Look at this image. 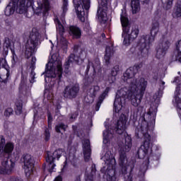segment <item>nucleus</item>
Returning <instances> with one entry per match:
<instances>
[{"instance_id": "a211bd4d", "label": "nucleus", "mask_w": 181, "mask_h": 181, "mask_svg": "<svg viewBox=\"0 0 181 181\" xmlns=\"http://www.w3.org/2000/svg\"><path fill=\"white\" fill-rule=\"evenodd\" d=\"M37 46L39 44L28 40L25 43V56L26 59H30L31 56H33L34 53H36L37 50Z\"/></svg>"}, {"instance_id": "6ab92c4d", "label": "nucleus", "mask_w": 181, "mask_h": 181, "mask_svg": "<svg viewBox=\"0 0 181 181\" xmlns=\"http://www.w3.org/2000/svg\"><path fill=\"white\" fill-rule=\"evenodd\" d=\"M163 90H165V81H160L159 90L153 96V100H154L153 105L155 106V110L158 108V106L160 103V98H162V95H163Z\"/></svg>"}, {"instance_id": "cd10ccee", "label": "nucleus", "mask_w": 181, "mask_h": 181, "mask_svg": "<svg viewBox=\"0 0 181 181\" xmlns=\"http://www.w3.org/2000/svg\"><path fill=\"white\" fill-rule=\"evenodd\" d=\"M69 35L72 36L73 39H80L81 37V30L77 26H70Z\"/></svg>"}, {"instance_id": "8fccbe9b", "label": "nucleus", "mask_w": 181, "mask_h": 181, "mask_svg": "<svg viewBox=\"0 0 181 181\" xmlns=\"http://www.w3.org/2000/svg\"><path fill=\"white\" fill-rule=\"evenodd\" d=\"M78 115V114L77 112L71 113V115H69V121H71V122H73L74 119L77 118Z\"/></svg>"}, {"instance_id": "dca6fc26", "label": "nucleus", "mask_w": 181, "mask_h": 181, "mask_svg": "<svg viewBox=\"0 0 181 181\" xmlns=\"http://www.w3.org/2000/svg\"><path fill=\"white\" fill-rule=\"evenodd\" d=\"M23 160L26 175H31L35 168V159L31 155L25 154L23 156Z\"/></svg>"}, {"instance_id": "e2e57ef3", "label": "nucleus", "mask_w": 181, "mask_h": 181, "mask_svg": "<svg viewBox=\"0 0 181 181\" xmlns=\"http://www.w3.org/2000/svg\"><path fill=\"white\" fill-rule=\"evenodd\" d=\"M87 98H88V96L86 97L85 100H87ZM86 103H93V100H92V101H86Z\"/></svg>"}, {"instance_id": "58836bf2", "label": "nucleus", "mask_w": 181, "mask_h": 181, "mask_svg": "<svg viewBox=\"0 0 181 181\" xmlns=\"http://www.w3.org/2000/svg\"><path fill=\"white\" fill-rule=\"evenodd\" d=\"M67 129V125L63 124V123H60L58 124L56 127H55V131L56 132H57L58 134H61L62 131L65 132L66 129Z\"/></svg>"}, {"instance_id": "f8f14e48", "label": "nucleus", "mask_w": 181, "mask_h": 181, "mask_svg": "<svg viewBox=\"0 0 181 181\" xmlns=\"http://www.w3.org/2000/svg\"><path fill=\"white\" fill-rule=\"evenodd\" d=\"M63 155V149L59 148L56 150L54 152H47L46 156V162L48 163V172L52 173L53 172V169H54V160L55 159H60V157Z\"/></svg>"}, {"instance_id": "6e6552de", "label": "nucleus", "mask_w": 181, "mask_h": 181, "mask_svg": "<svg viewBox=\"0 0 181 181\" xmlns=\"http://www.w3.org/2000/svg\"><path fill=\"white\" fill-rule=\"evenodd\" d=\"M131 148H132V139L129 135L127 134L124 136L123 146L120 149L119 158V164L122 166V175H127V163L128 162L127 152H129V151H131Z\"/></svg>"}, {"instance_id": "72a5a7b5", "label": "nucleus", "mask_w": 181, "mask_h": 181, "mask_svg": "<svg viewBox=\"0 0 181 181\" xmlns=\"http://www.w3.org/2000/svg\"><path fill=\"white\" fill-rule=\"evenodd\" d=\"M113 54L112 47H106V54L104 57L106 64H110V59Z\"/></svg>"}, {"instance_id": "37998d69", "label": "nucleus", "mask_w": 181, "mask_h": 181, "mask_svg": "<svg viewBox=\"0 0 181 181\" xmlns=\"http://www.w3.org/2000/svg\"><path fill=\"white\" fill-rule=\"evenodd\" d=\"M161 2L165 6L166 9H170L173 5V0H161Z\"/></svg>"}, {"instance_id": "c756f323", "label": "nucleus", "mask_w": 181, "mask_h": 181, "mask_svg": "<svg viewBox=\"0 0 181 181\" xmlns=\"http://www.w3.org/2000/svg\"><path fill=\"white\" fill-rule=\"evenodd\" d=\"M108 93H110V87H107L105 91L100 95L95 107V111H98V110H100V107H101V104H103V101H104L105 97L108 95Z\"/></svg>"}, {"instance_id": "69168bd1", "label": "nucleus", "mask_w": 181, "mask_h": 181, "mask_svg": "<svg viewBox=\"0 0 181 181\" xmlns=\"http://www.w3.org/2000/svg\"><path fill=\"white\" fill-rule=\"evenodd\" d=\"M43 168H44V170H45V169H46V167L45 166V165H43Z\"/></svg>"}, {"instance_id": "680f3d73", "label": "nucleus", "mask_w": 181, "mask_h": 181, "mask_svg": "<svg viewBox=\"0 0 181 181\" xmlns=\"http://www.w3.org/2000/svg\"><path fill=\"white\" fill-rule=\"evenodd\" d=\"M75 181H81L80 176L76 177Z\"/></svg>"}, {"instance_id": "603ef678", "label": "nucleus", "mask_w": 181, "mask_h": 181, "mask_svg": "<svg viewBox=\"0 0 181 181\" xmlns=\"http://www.w3.org/2000/svg\"><path fill=\"white\" fill-rule=\"evenodd\" d=\"M12 64L15 65L16 63H18V57L16 54H13V58H12Z\"/></svg>"}, {"instance_id": "b1692460", "label": "nucleus", "mask_w": 181, "mask_h": 181, "mask_svg": "<svg viewBox=\"0 0 181 181\" xmlns=\"http://www.w3.org/2000/svg\"><path fill=\"white\" fill-rule=\"evenodd\" d=\"M42 37V35H40V33L36 28H33L30 33L29 39L28 40L31 42H34V43H37L39 45L40 43V38Z\"/></svg>"}, {"instance_id": "5701e85b", "label": "nucleus", "mask_w": 181, "mask_h": 181, "mask_svg": "<svg viewBox=\"0 0 181 181\" xmlns=\"http://www.w3.org/2000/svg\"><path fill=\"white\" fill-rule=\"evenodd\" d=\"M105 128L106 130L103 132V144L105 145H110L111 139L114 136V130H110V127H107V125H105Z\"/></svg>"}, {"instance_id": "4468645a", "label": "nucleus", "mask_w": 181, "mask_h": 181, "mask_svg": "<svg viewBox=\"0 0 181 181\" xmlns=\"http://www.w3.org/2000/svg\"><path fill=\"white\" fill-rule=\"evenodd\" d=\"M169 47H170V41L166 38L160 40L156 48L157 59H162L169 50Z\"/></svg>"}, {"instance_id": "7c9ffc66", "label": "nucleus", "mask_w": 181, "mask_h": 181, "mask_svg": "<svg viewBox=\"0 0 181 181\" xmlns=\"http://www.w3.org/2000/svg\"><path fill=\"white\" fill-rule=\"evenodd\" d=\"M15 1L10 2L9 4L6 7L4 13L6 16H11L15 13L16 6Z\"/></svg>"}, {"instance_id": "39448f33", "label": "nucleus", "mask_w": 181, "mask_h": 181, "mask_svg": "<svg viewBox=\"0 0 181 181\" xmlns=\"http://www.w3.org/2000/svg\"><path fill=\"white\" fill-rule=\"evenodd\" d=\"M45 83L52 81V78L60 80L63 74V66L62 64V59L59 57V54H53L49 62L46 64L45 70Z\"/></svg>"}, {"instance_id": "2f4dec72", "label": "nucleus", "mask_w": 181, "mask_h": 181, "mask_svg": "<svg viewBox=\"0 0 181 181\" xmlns=\"http://www.w3.org/2000/svg\"><path fill=\"white\" fill-rule=\"evenodd\" d=\"M175 60L181 63V40L176 44V50L174 52Z\"/></svg>"}, {"instance_id": "bf43d9fd", "label": "nucleus", "mask_w": 181, "mask_h": 181, "mask_svg": "<svg viewBox=\"0 0 181 181\" xmlns=\"http://www.w3.org/2000/svg\"><path fill=\"white\" fill-rule=\"evenodd\" d=\"M93 78H94V76L95 74V66H94V65H93Z\"/></svg>"}, {"instance_id": "4d7b16f0", "label": "nucleus", "mask_w": 181, "mask_h": 181, "mask_svg": "<svg viewBox=\"0 0 181 181\" xmlns=\"http://www.w3.org/2000/svg\"><path fill=\"white\" fill-rule=\"evenodd\" d=\"M125 181H132V176H131V174L127 175V179L125 180Z\"/></svg>"}, {"instance_id": "de8ad7c7", "label": "nucleus", "mask_w": 181, "mask_h": 181, "mask_svg": "<svg viewBox=\"0 0 181 181\" xmlns=\"http://www.w3.org/2000/svg\"><path fill=\"white\" fill-rule=\"evenodd\" d=\"M13 114V110L11 107L7 108L4 112L5 117H9Z\"/></svg>"}, {"instance_id": "f704fd0d", "label": "nucleus", "mask_w": 181, "mask_h": 181, "mask_svg": "<svg viewBox=\"0 0 181 181\" xmlns=\"http://www.w3.org/2000/svg\"><path fill=\"white\" fill-rule=\"evenodd\" d=\"M69 1L68 0H63V4H62V13L61 15V19L62 21V23H64V17L66 16V13L69 10Z\"/></svg>"}, {"instance_id": "7ed1b4c3", "label": "nucleus", "mask_w": 181, "mask_h": 181, "mask_svg": "<svg viewBox=\"0 0 181 181\" xmlns=\"http://www.w3.org/2000/svg\"><path fill=\"white\" fill-rule=\"evenodd\" d=\"M159 18H156L153 20L151 30V35H143L139 41V50L137 53V57L139 60L146 59L149 54L151 43L153 42V37L158 35L159 32Z\"/></svg>"}, {"instance_id": "5fc2aeb1", "label": "nucleus", "mask_w": 181, "mask_h": 181, "mask_svg": "<svg viewBox=\"0 0 181 181\" xmlns=\"http://www.w3.org/2000/svg\"><path fill=\"white\" fill-rule=\"evenodd\" d=\"M100 91V86H95L93 87V95H95L97 94V92Z\"/></svg>"}, {"instance_id": "f257e3e1", "label": "nucleus", "mask_w": 181, "mask_h": 181, "mask_svg": "<svg viewBox=\"0 0 181 181\" xmlns=\"http://www.w3.org/2000/svg\"><path fill=\"white\" fill-rule=\"evenodd\" d=\"M156 119V111H152V107L149 109L148 112L144 115L141 119V123L140 125L141 131L136 130V138H142L144 136V144L141 146L136 152V156L139 159H144L149 151L152 143H151V135L148 133L149 124L150 127H153L155 125V121Z\"/></svg>"}, {"instance_id": "473e14b6", "label": "nucleus", "mask_w": 181, "mask_h": 181, "mask_svg": "<svg viewBox=\"0 0 181 181\" xmlns=\"http://www.w3.org/2000/svg\"><path fill=\"white\" fill-rule=\"evenodd\" d=\"M131 8L133 14L138 13V12L141 11L139 0H132Z\"/></svg>"}, {"instance_id": "a878e982", "label": "nucleus", "mask_w": 181, "mask_h": 181, "mask_svg": "<svg viewBox=\"0 0 181 181\" xmlns=\"http://www.w3.org/2000/svg\"><path fill=\"white\" fill-rule=\"evenodd\" d=\"M30 83H33L35 81L36 73L35 72V69H36V57H33L30 62Z\"/></svg>"}, {"instance_id": "20e7f679", "label": "nucleus", "mask_w": 181, "mask_h": 181, "mask_svg": "<svg viewBox=\"0 0 181 181\" xmlns=\"http://www.w3.org/2000/svg\"><path fill=\"white\" fill-rule=\"evenodd\" d=\"M14 5L16 6L17 13H26L28 11V6H32L35 15H45L47 11H49V1L45 0L43 4H40L37 1L35 4L33 0H16L14 1Z\"/></svg>"}, {"instance_id": "aec40b11", "label": "nucleus", "mask_w": 181, "mask_h": 181, "mask_svg": "<svg viewBox=\"0 0 181 181\" xmlns=\"http://www.w3.org/2000/svg\"><path fill=\"white\" fill-rule=\"evenodd\" d=\"M102 159H103L105 164L107 165V169H115L117 162L115 161V158L112 156L111 151H107Z\"/></svg>"}, {"instance_id": "a19ab883", "label": "nucleus", "mask_w": 181, "mask_h": 181, "mask_svg": "<svg viewBox=\"0 0 181 181\" xmlns=\"http://www.w3.org/2000/svg\"><path fill=\"white\" fill-rule=\"evenodd\" d=\"M6 78H4V76H0V81L1 83H8V80H9V77H11V71H9V69H6Z\"/></svg>"}, {"instance_id": "1a4fd4ad", "label": "nucleus", "mask_w": 181, "mask_h": 181, "mask_svg": "<svg viewBox=\"0 0 181 181\" xmlns=\"http://www.w3.org/2000/svg\"><path fill=\"white\" fill-rule=\"evenodd\" d=\"M83 48L79 45H74V53L71 54L66 61L64 64V72L67 74L70 72V67H73L74 63L76 64H81L83 59L81 58V54H83Z\"/></svg>"}, {"instance_id": "4c0bfd02", "label": "nucleus", "mask_w": 181, "mask_h": 181, "mask_svg": "<svg viewBox=\"0 0 181 181\" xmlns=\"http://www.w3.org/2000/svg\"><path fill=\"white\" fill-rule=\"evenodd\" d=\"M107 175V181H115L117 178L115 177V168L108 169Z\"/></svg>"}, {"instance_id": "4be33fe9", "label": "nucleus", "mask_w": 181, "mask_h": 181, "mask_svg": "<svg viewBox=\"0 0 181 181\" xmlns=\"http://www.w3.org/2000/svg\"><path fill=\"white\" fill-rule=\"evenodd\" d=\"M83 156L85 162H88L91 158V148L90 147V140L83 141Z\"/></svg>"}, {"instance_id": "9d476101", "label": "nucleus", "mask_w": 181, "mask_h": 181, "mask_svg": "<svg viewBox=\"0 0 181 181\" xmlns=\"http://www.w3.org/2000/svg\"><path fill=\"white\" fill-rule=\"evenodd\" d=\"M74 5L78 16V18L80 19L81 22H84L86 21V11H88L90 9V6L91 5V0H74Z\"/></svg>"}, {"instance_id": "f03ea898", "label": "nucleus", "mask_w": 181, "mask_h": 181, "mask_svg": "<svg viewBox=\"0 0 181 181\" xmlns=\"http://www.w3.org/2000/svg\"><path fill=\"white\" fill-rule=\"evenodd\" d=\"M144 94H145V90L141 91L139 88H136V90H132L129 85V89L127 87L121 88L117 92L114 102L115 112H119L122 110L123 104H125L127 98L131 100L134 107H139Z\"/></svg>"}, {"instance_id": "ddd939ff", "label": "nucleus", "mask_w": 181, "mask_h": 181, "mask_svg": "<svg viewBox=\"0 0 181 181\" xmlns=\"http://www.w3.org/2000/svg\"><path fill=\"white\" fill-rule=\"evenodd\" d=\"M15 146L11 142L6 144L5 137L0 136V156H6L9 158V155L12 153Z\"/></svg>"}, {"instance_id": "e433bc0d", "label": "nucleus", "mask_w": 181, "mask_h": 181, "mask_svg": "<svg viewBox=\"0 0 181 181\" xmlns=\"http://www.w3.org/2000/svg\"><path fill=\"white\" fill-rule=\"evenodd\" d=\"M148 162L149 161H146L141 165L139 168V176H140V177H144V176H145V173H146V170H148Z\"/></svg>"}, {"instance_id": "6e6d98bb", "label": "nucleus", "mask_w": 181, "mask_h": 181, "mask_svg": "<svg viewBox=\"0 0 181 181\" xmlns=\"http://www.w3.org/2000/svg\"><path fill=\"white\" fill-rule=\"evenodd\" d=\"M92 65H93V63L88 62L87 67H86V74H87V73H88V71L90 70V66H92Z\"/></svg>"}, {"instance_id": "864d4df0", "label": "nucleus", "mask_w": 181, "mask_h": 181, "mask_svg": "<svg viewBox=\"0 0 181 181\" xmlns=\"http://www.w3.org/2000/svg\"><path fill=\"white\" fill-rule=\"evenodd\" d=\"M109 0H100V5L105 8L108 4Z\"/></svg>"}, {"instance_id": "052dcab7", "label": "nucleus", "mask_w": 181, "mask_h": 181, "mask_svg": "<svg viewBox=\"0 0 181 181\" xmlns=\"http://www.w3.org/2000/svg\"><path fill=\"white\" fill-rule=\"evenodd\" d=\"M144 4H149L150 0H142Z\"/></svg>"}, {"instance_id": "09e8293b", "label": "nucleus", "mask_w": 181, "mask_h": 181, "mask_svg": "<svg viewBox=\"0 0 181 181\" xmlns=\"http://www.w3.org/2000/svg\"><path fill=\"white\" fill-rule=\"evenodd\" d=\"M4 47H6V49L11 47V41L8 37L4 39Z\"/></svg>"}, {"instance_id": "bb28decb", "label": "nucleus", "mask_w": 181, "mask_h": 181, "mask_svg": "<svg viewBox=\"0 0 181 181\" xmlns=\"http://www.w3.org/2000/svg\"><path fill=\"white\" fill-rule=\"evenodd\" d=\"M52 121H53V117L50 113L48 114V128L45 127L44 132L45 141L47 142L50 139V130L52 129Z\"/></svg>"}, {"instance_id": "2eb2a0df", "label": "nucleus", "mask_w": 181, "mask_h": 181, "mask_svg": "<svg viewBox=\"0 0 181 181\" xmlns=\"http://www.w3.org/2000/svg\"><path fill=\"white\" fill-rule=\"evenodd\" d=\"M4 158L1 160V166L0 167V175H11L15 163L9 160V157L3 156Z\"/></svg>"}, {"instance_id": "a18cd8bd", "label": "nucleus", "mask_w": 181, "mask_h": 181, "mask_svg": "<svg viewBox=\"0 0 181 181\" xmlns=\"http://www.w3.org/2000/svg\"><path fill=\"white\" fill-rule=\"evenodd\" d=\"M115 76L116 75H113L112 73L107 76V81L110 83V84H112V83L115 81Z\"/></svg>"}, {"instance_id": "9b49d317", "label": "nucleus", "mask_w": 181, "mask_h": 181, "mask_svg": "<svg viewBox=\"0 0 181 181\" xmlns=\"http://www.w3.org/2000/svg\"><path fill=\"white\" fill-rule=\"evenodd\" d=\"M80 94V86L77 83L69 84L65 86L63 90V97L66 100H74Z\"/></svg>"}, {"instance_id": "393cba45", "label": "nucleus", "mask_w": 181, "mask_h": 181, "mask_svg": "<svg viewBox=\"0 0 181 181\" xmlns=\"http://www.w3.org/2000/svg\"><path fill=\"white\" fill-rule=\"evenodd\" d=\"M19 91L22 93L23 95L25 97H29L30 95V87L26 85V81L22 80L20 83Z\"/></svg>"}, {"instance_id": "c9c22d12", "label": "nucleus", "mask_w": 181, "mask_h": 181, "mask_svg": "<svg viewBox=\"0 0 181 181\" xmlns=\"http://www.w3.org/2000/svg\"><path fill=\"white\" fill-rule=\"evenodd\" d=\"M173 18H181V1H177L173 11Z\"/></svg>"}, {"instance_id": "0eeeda50", "label": "nucleus", "mask_w": 181, "mask_h": 181, "mask_svg": "<svg viewBox=\"0 0 181 181\" xmlns=\"http://www.w3.org/2000/svg\"><path fill=\"white\" fill-rule=\"evenodd\" d=\"M135 74L136 72L134 70L133 67L131 66L127 69L126 72L123 75V80L127 81L132 91H136V88L141 89V91H145L148 86V81L144 78H135Z\"/></svg>"}, {"instance_id": "13d9d810", "label": "nucleus", "mask_w": 181, "mask_h": 181, "mask_svg": "<svg viewBox=\"0 0 181 181\" xmlns=\"http://www.w3.org/2000/svg\"><path fill=\"white\" fill-rule=\"evenodd\" d=\"M179 77H175L174 81H173V83H179Z\"/></svg>"}, {"instance_id": "0e129e2a", "label": "nucleus", "mask_w": 181, "mask_h": 181, "mask_svg": "<svg viewBox=\"0 0 181 181\" xmlns=\"http://www.w3.org/2000/svg\"><path fill=\"white\" fill-rule=\"evenodd\" d=\"M101 36H102L103 39H104V38L105 37V34L103 33V34L101 35Z\"/></svg>"}, {"instance_id": "79ce46f5", "label": "nucleus", "mask_w": 181, "mask_h": 181, "mask_svg": "<svg viewBox=\"0 0 181 181\" xmlns=\"http://www.w3.org/2000/svg\"><path fill=\"white\" fill-rule=\"evenodd\" d=\"M22 103L21 102H17L16 103V114L17 115H21L22 114Z\"/></svg>"}, {"instance_id": "423d86ee", "label": "nucleus", "mask_w": 181, "mask_h": 181, "mask_svg": "<svg viewBox=\"0 0 181 181\" xmlns=\"http://www.w3.org/2000/svg\"><path fill=\"white\" fill-rule=\"evenodd\" d=\"M120 21L123 28L122 37H124V33H127L124 36L123 44L125 46H129L132 42H134L135 39L138 37L139 35V29L137 25H134L131 29V24H129V21L125 13H122L120 16ZM131 29V31H129Z\"/></svg>"}, {"instance_id": "ea45409f", "label": "nucleus", "mask_w": 181, "mask_h": 181, "mask_svg": "<svg viewBox=\"0 0 181 181\" xmlns=\"http://www.w3.org/2000/svg\"><path fill=\"white\" fill-rule=\"evenodd\" d=\"M97 16L98 18H100L102 21H107V18H106L107 13H105V12H104L103 9H101V8H99L98 9Z\"/></svg>"}, {"instance_id": "412c9836", "label": "nucleus", "mask_w": 181, "mask_h": 181, "mask_svg": "<svg viewBox=\"0 0 181 181\" xmlns=\"http://www.w3.org/2000/svg\"><path fill=\"white\" fill-rule=\"evenodd\" d=\"M127 128V116L124 115H122L117 121L116 126V132L121 135V134L124 133L125 129Z\"/></svg>"}, {"instance_id": "c85d7f7f", "label": "nucleus", "mask_w": 181, "mask_h": 181, "mask_svg": "<svg viewBox=\"0 0 181 181\" xmlns=\"http://www.w3.org/2000/svg\"><path fill=\"white\" fill-rule=\"evenodd\" d=\"M95 172H97L95 164H92L90 167V172L86 173L85 181H94L95 179Z\"/></svg>"}, {"instance_id": "3c124183", "label": "nucleus", "mask_w": 181, "mask_h": 181, "mask_svg": "<svg viewBox=\"0 0 181 181\" xmlns=\"http://www.w3.org/2000/svg\"><path fill=\"white\" fill-rule=\"evenodd\" d=\"M0 66L6 69V59L5 58H0Z\"/></svg>"}, {"instance_id": "49530a36", "label": "nucleus", "mask_w": 181, "mask_h": 181, "mask_svg": "<svg viewBox=\"0 0 181 181\" xmlns=\"http://www.w3.org/2000/svg\"><path fill=\"white\" fill-rule=\"evenodd\" d=\"M134 72L138 73L140 69H142V63L136 64L134 66H132Z\"/></svg>"}, {"instance_id": "f3484780", "label": "nucleus", "mask_w": 181, "mask_h": 181, "mask_svg": "<svg viewBox=\"0 0 181 181\" xmlns=\"http://www.w3.org/2000/svg\"><path fill=\"white\" fill-rule=\"evenodd\" d=\"M54 22L57 24V30L59 32L60 35L59 43L62 45V47H64V49H67V40H66L64 35V26H63V24H62V23H60V21L57 18L55 19Z\"/></svg>"}, {"instance_id": "c03bdc74", "label": "nucleus", "mask_w": 181, "mask_h": 181, "mask_svg": "<svg viewBox=\"0 0 181 181\" xmlns=\"http://www.w3.org/2000/svg\"><path fill=\"white\" fill-rule=\"evenodd\" d=\"M119 73V65H115L112 69L111 74L113 76H117Z\"/></svg>"}]
</instances>
